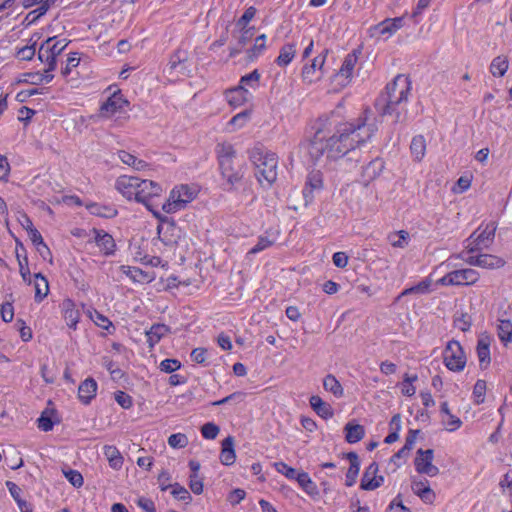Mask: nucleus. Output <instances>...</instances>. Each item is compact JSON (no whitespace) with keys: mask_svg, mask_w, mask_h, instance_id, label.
I'll use <instances>...</instances> for the list:
<instances>
[{"mask_svg":"<svg viewBox=\"0 0 512 512\" xmlns=\"http://www.w3.org/2000/svg\"><path fill=\"white\" fill-rule=\"evenodd\" d=\"M313 129V137L301 144L302 152L313 164L339 159L374 134V128L366 125V118L341 123L334 131L327 119H318Z\"/></svg>","mask_w":512,"mask_h":512,"instance_id":"obj_1","label":"nucleus"},{"mask_svg":"<svg viewBox=\"0 0 512 512\" xmlns=\"http://www.w3.org/2000/svg\"><path fill=\"white\" fill-rule=\"evenodd\" d=\"M250 160L255 167V176L264 188H269L277 179L278 157L275 153L255 146L249 153Z\"/></svg>","mask_w":512,"mask_h":512,"instance_id":"obj_2","label":"nucleus"},{"mask_svg":"<svg viewBox=\"0 0 512 512\" xmlns=\"http://www.w3.org/2000/svg\"><path fill=\"white\" fill-rule=\"evenodd\" d=\"M246 163L243 157L236 155L232 147H226V191H245Z\"/></svg>","mask_w":512,"mask_h":512,"instance_id":"obj_3","label":"nucleus"},{"mask_svg":"<svg viewBox=\"0 0 512 512\" xmlns=\"http://www.w3.org/2000/svg\"><path fill=\"white\" fill-rule=\"evenodd\" d=\"M197 192L196 187L187 184L174 187L168 199L162 205V210L167 214H172L184 209L188 203L195 199Z\"/></svg>","mask_w":512,"mask_h":512,"instance_id":"obj_4","label":"nucleus"},{"mask_svg":"<svg viewBox=\"0 0 512 512\" xmlns=\"http://www.w3.org/2000/svg\"><path fill=\"white\" fill-rule=\"evenodd\" d=\"M407 102L408 101L397 97H392V95L383 92L377 98L375 107L380 115L393 116L396 123L404 122L407 117Z\"/></svg>","mask_w":512,"mask_h":512,"instance_id":"obj_5","label":"nucleus"},{"mask_svg":"<svg viewBox=\"0 0 512 512\" xmlns=\"http://www.w3.org/2000/svg\"><path fill=\"white\" fill-rule=\"evenodd\" d=\"M497 224L489 222L485 226L476 229L465 241L464 247L467 253H474L489 248L495 238Z\"/></svg>","mask_w":512,"mask_h":512,"instance_id":"obj_6","label":"nucleus"},{"mask_svg":"<svg viewBox=\"0 0 512 512\" xmlns=\"http://www.w3.org/2000/svg\"><path fill=\"white\" fill-rule=\"evenodd\" d=\"M480 278L477 270L463 268L445 274L437 281L441 286H469L475 284Z\"/></svg>","mask_w":512,"mask_h":512,"instance_id":"obj_7","label":"nucleus"},{"mask_svg":"<svg viewBox=\"0 0 512 512\" xmlns=\"http://www.w3.org/2000/svg\"><path fill=\"white\" fill-rule=\"evenodd\" d=\"M443 360L445 366L451 371L460 372L464 369L466 356L458 341L451 340L447 343L443 352Z\"/></svg>","mask_w":512,"mask_h":512,"instance_id":"obj_8","label":"nucleus"},{"mask_svg":"<svg viewBox=\"0 0 512 512\" xmlns=\"http://www.w3.org/2000/svg\"><path fill=\"white\" fill-rule=\"evenodd\" d=\"M163 189L161 185L155 181L141 179L139 182L137 202L144 204L156 217H160L159 213L152 209L149 201L154 197H159Z\"/></svg>","mask_w":512,"mask_h":512,"instance_id":"obj_9","label":"nucleus"},{"mask_svg":"<svg viewBox=\"0 0 512 512\" xmlns=\"http://www.w3.org/2000/svg\"><path fill=\"white\" fill-rule=\"evenodd\" d=\"M403 26V18H387L370 27L369 35L376 39H388Z\"/></svg>","mask_w":512,"mask_h":512,"instance_id":"obj_10","label":"nucleus"},{"mask_svg":"<svg viewBox=\"0 0 512 512\" xmlns=\"http://www.w3.org/2000/svg\"><path fill=\"white\" fill-rule=\"evenodd\" d=\"M434 452L432 449H419L414 460L415 469L420 474L435 477L439 474V468L433 464Z\"/></svg>","mask_w":512,"mask_h":512,"instance_id":"obj_11","label":"nucleus"},{"mask_svg":"<svg viewBox=\"0 0 512 512\" xmlns=\"http://www.w3.org/2000/svg\"><path fill=\"white\" fill-rule=\"evenodd\" d=\"M128 101L124 99L120 92H114L108 99L102 103L99 109V117L109 119L118 113H122Z\"/></svg>","mask_w":512,"mask_h":512,"instance_id":"obj_12","label":"nucleus"},{"mask_svg":"<svg viewBox=\"0 0 512 512\" xmlns=\"http://www.w3.org/2000/svg\"><path fill=\"white\" fill-rule=\"evenodd\" d=\"M140 178L122 175L115 182L116 190L127 200H137Z\"/></svg>","mask_w":512,"mask_h":512,"instance_id":"obj_13","label":"nucleus"},{"mask_svg":"<svg viewBox=\"0 0 512 512\" xmlns=\"http://www.w3.org/2000/svg\"><path fill=\"white\" fill-rule=\"evenodd\" d=\"M411 91V82L409 78L403 74L397 75L390 83L386 85V93L408 101V96Z\"/></svg>","mask_w":512,"mask_h":512,"instance_id":"obj_14","label":"nucleus"},{"mask_svg":"<svg viewBox=\"0 0 512 512\" xmlns=\"http://www.w3.org/2000/svg\"><path fill=\"white\" fill-rule=\"evenodd\" d=\"M166 71L171 77L189 76L191 69H189L187 64V53L185 51H177L171 57Z\"/></svg>","mask_w":512,"mask_h":512,"instance_id":"obj_15","label":"nucleus"},{"mask_svg":"<svg viewBox=\"0 0 512 512\" xmlns=\"http://www.w3.org/2000/svg\"><path fill=\"white\" fill-rule=\"evenodd\" d=\"M357 59L355 53H349L344 58L341 68L334 76V80L337 81L341 87H345L351 81Z\"/></svg>","mask_w":512,"mask_h":512,"instance_id":"obj_16","label":"nucleus"},{"mask_svg":"<svg viewBox=\"0 0 512 512\" xmlns=\"http://www.w3.org/2000/svg\"><path fill=\"white\" fill-rule=\"evenodd\" d=\"M325 63V55H318L311 64L305 65L302 69V79L304 82L311 84L321 79L322 68Z\"/></svg>","mask_w":512,"mask_h":512,"instance_id":"obj_17","label":"nucleus"},{"mask_svg":"<svg viewBox=\"0 0 512 512\" xmlns=\"http://www.w3.org/2000/svg\"><path fill=\"white\" fill-rule=\"evenodd\" d=\"M378 465L377 463H371L365 470L361 479V488L364 490H375L380 487L383 482V476H377Z\"/></svg>","mask_w":512,"mask_h":512,"instance_id":"obj_18","label":"nucleus"},{"mask_svg":"<svg viewBox=\"0 0 512 512\" xmlns=\"http://www.w3.org/2000/svg\"><path fill=\"white\" fill-rule=\"evenodd\" d=\"M93 240L104 255H112L116 244L113 237L103 230L93 229Z\"/></svg>","mask_w":512,"mask_h":512,"instance_id":"obj_19","label":"nucleus"},{"mask_svg":"<svg viewBox=\"0 0 512 512\" xmlns=\"http://www.w3.org/2000/svg\"><path fill=\"white\" fill-rule=\"evenodd\" d=\"M63 318L69 328L76 329L80 320V312L71 299H65L61 303Z\"/></svg>","mask_w":512,"mask_h":512,"instance_id":"obj_20","label":"nucleus"},{"mask_svg":"<svg viewBox=\"0 0 512 512\" xmlns=\"http://www.w3.org/2000/svg\"><path fill=\"white\" fill-rule=\"evenodd\" d=\"M411 489L420 499L428 504L434 502L436 495L434 491L429 487L427 480H416L413 479L411 482Z\"/></svg>","mask_w":512,"mask_h":512,"instance_id":"obj_21","label":"nucleus"},{"mask_svg":"<svg viewBox=\"0 0 512 512\" xmlns=\"http://www.w3.org/2000/svg\"><path fill=\"white\" fill-rule=\"evenodd\" d=\"M490 345L491 337L489 335L483 334L478 338L476 352L481 367L486 368L491 362Z\"/></svg>","mask_w":512,"mask_h":512,"instance_id":"obj_22","label":"nucleus"},{"mask_svg":"<svg viewBox=\"0 0 512 512\" xmlns=\"http://www.w3.org/2000/svg\"><path fill=\"white\" fill-rule=\"evenodd\" d=\"M96 391V381L93 378H87L78 388V397L82 403L88 404L96 396Z\"/></svg>","mask_w":512,"mask_h":512,"instance_id":"obj_23","label":"nucleus"},{"mask_svg":"<svg viewBox=\"0 0 512 512\" xmlns=\"http://www.w3.org/2000/svg\"><path fill=\"white\" fill-rule=\"evenodd\" d=\"M248 89L244 88V86H237L226 90V101L232 107H238L244 104L248 99Z\"/></svg>","mask_w":512,"mask_h":512,"instance_id":"obj_24","label":"nucleus"},{"mask_svg":"<svg viewBox=\"0 0 512 512\" xmlns=\"http://www.w3.org/2000/svg\"><path fill=\"white\" fill-rule=\"evenodd\" d=\"M310 405L313 410L322 418H331L334 414L331 405L321 399L318 395H313L309 399Z\"/></svg>","mask_w":512,"mask_h":512,"instance_id":"obj_25","label":"nucleus"},{"mask_svg":"<svg viewBox=\"0 0 512 512\" xmlns=\"http://www.w3.org/2000/svg\"><path fill=\"white\" fill-rule=\"evenodd\" d=\"M55 0H24L23 6L25 8H31L37 6V8L29 13L28 16H33V20L44 15L50 8Z\"/></svg>","mask_w":512,"mask_h":512,"instance_id":"obj_26","label":"nucleus"},{"mask_svg":"<svg viewBox=\"0 0 512 512\" xmlns=\"http://www.w3.org/2000/svg\"><path fill=\"white\" fill-rule=\"evenodd\" d=\"M148 245V241H145L143 239H133L131 241L129 249L135 261H139L141 263L144 262L148 255Z\"/></svg>","mask_w":512,"mask_h":512,"instance_id":"obj_27","label":"nucleus"},{"mask_svg":"<svg viewBox=\"0 0 512 512\" xmlns=\"http://www.w3.org/2000/svg\"><path fill=\"white\" fill-rule=\"evenodd\" d=\"M103 453L112 469L119 470L122 467L123 457L116 446L105 445L103 447Z\"/></svg>","mask_w":512,"mask_h":512,"instance_id":"obj_28","label":"nucleus"},{"mask_svg":"<svg viewBox=\"0 0 512 512\" xmlns=\"http://www.w3.org/2000/svg\"><path fill=\"white\" fill-rule=\"evenodd\" d=\"M384 168L383 161L381 159H374L367 166L363 168L362 177L363 181L369 183L377 178Z\"/></svg>","mask_w":512,"mask_h":512,"instance_id":"obj_29","label":"nucleus"},{"mask_svg":"<svg viewBox=\"0 0 512 512\" xmlns=\"http://www.w3.org/2000/svg\"><path fill=\"white\" fill-rule=\"evenodd\" d=\"M506 264V261L497 255L492 254H480V260L478 262V267L484 268V269H500L504 267Z\"/></svg>","mask_w":512,"mask_h":512,"instance_id":"obj_30","label":"nucleus"},{"mask_svg":"<svg viewBox=\"0 0 512 512\" xmlns=\"http://www.w3.org/2000/svg\"><path fill=\"white\" fill-rule=\"evenodd\" d=\"M266 35L261 34L256 37L253 46L246 50V59L249 62H253L266 50Z\"/></svg>","mask_w":512,"mask_h":512,"instance_id":"obj_31","label":"nucleus"},{"mask_svg":"<svg viewBox=\"0 0 512 512\" xmlns=\"http://www.w3.org/2000/svg\"><path fill=\"white\" fill-rule=\"evenodd\" d=\"M159 234L162 235V241L166 245L178 244L182 231L174 224L168 225L163 231L159 229Z\"/></svg>","mask_w":512,"mask_h":512,"instance_id":"obj_32","label":"nucleus"},{"mask_svg":"<svg viewBox=\"0 0 512 512\" xmlns=\"http://www.w3.org/2000/svg\"><path fill=\"white\" fill-rule=\"evenodd\" d=\"M118 157L122 163L132 167L136 171H143L148 167V163L142 159H138L136 156L121 150L118 152Z\"/></svg>","mask_w":512,"mask_h":512,"instance_id":"obj_33","label":"nucleus"},{"mask_svg":"<svg viewBox=\"0 0 512 512\" xmlns=\"http://www.w3.org/2000/svg\"><path fill=\"white\" fill-rule=\"evenodd\" d=\"M345 439L348 443L359 442L365 435V430L362 425L353 424L348 422L345 427Z\"/></svg>","mask_w":512,"mask_h":512,"instance_id":"obj_34","label":"nucleus"},{"mask_svg":"<svg viewBox=\"0 0 512 512\" xmlns=\"http://www.w3.org/2000/svg\"><path fill=\"white\" fill-rule=\"evenodd\" d=\"M323 388L325 391L333 394L336 398H341L344 395V389L341 383L332 374H328L324 377Z\"/></svg>","mask_w":512,"mask_h":512,"instance_id":"obj_35","label":"nucleus"},{"mask_svg":"<svg viewBox=\"0 0 512 512\" xmlns=\"http://www.w3.org/2000/svg\"><path fill=\"white\" fill-rule=\"evenodd\" d=\"M35 301L41 302L49 293L48 280L40 273L34 276Z\"/></svg>","mask_w":512,"mask_h":512,"instance_id":"obj_36","label":"nucleus"},{"mask_svg":"<svg viewBox=\"0 0 512 512\" xmlns=\"http://www.w3.org/2000/svg\"><path fill=\"white\" fill-rule=\"evenodd\" d=\"M347 458L350 461V467L346 474V485L352 486L356 482V478L360 470V462L357 454L354 452H350L347 455Z\"/></svg>","mask_w":512,"mask_h":512,"instance_id":"obj_37","label":"nucleus"},{"mask_svg":"<svg viewBox=\"0 0 512 512\" xmlns=\"http://www.w3.org/2000/svg\"><path fill=\"white\" fill-rule=\"evenodd\" d=\"M169 332V328L164 324H155L146 332L147 341L150 347H154L162 337Z\"/></svg>","mask_w":512,"mask_h":512,"instance_id":"obj_38","label":"nucleus"},{"mask_svg":"<svg viewBox=\"0 0 512 512\" xmlns=\"http://www.w3.org/2000/svg\"><path fill=\"white\" fill-rule=\"evenodd\" d=\"M497 335L505 346L510 343L512 341V322L508 319H499Z\"/></svg>","mask_w":512,"mask_h":512,"instance_id":"obj_39","label":"nucleus"},{"mask_svg":"<svg viewBox=\"0 0 512 512\" xmlns=\"http://www.w3.org/2000/svg\"><path fill=\"white\" fill-rule=\"evenodd\" d=\"M509 67L508 57L500 55L495 57L490 65V72L495 77H502L505 75Z\"/></svg>","mask_w":512,"mask_h":512,"instance_id":"obj_40","label":"nucleus"},{"mask_svg":"<svg viewBox=\"0 0 512 512\" xmlns=\"http://www.w3.org/2000/svg\"><path fill=\"white\" fill-rule=\"evenodd\" d=\"M296 481L300 485V487L310 496L318 495L317 485L312 481L308 473L301 472L296 476Z\"/></svg>","mask_w":512,"mask_h":512,"instance_id":"obj_41","label":"nucleus"},{"mask_svg":"<svg viewBox=\"0 0 512 512\" xmlns=\"http://www.w3.org/2000/svg\"><path fill=\"white\" fill-rule=\"evenodd\" d=\"M412 156L416 161H421L426 153V141L422 135L415 136L410 145Z\"/></svg>","mask_w":512,"mask_h":512,"instance_id":"obj_42","label":"nucleus"},{"mask_svg":"<svg viewBox=\"0 0 512 512\" xmlns=\"http://www.w3.org/2000/svg\"><path fill=\"white\" fill-rule=\"evenodd\" d=\"M296 54V49L294 44H285L280 49L279 56L276 58V63L279 66H287L291 63L294 56Z\"/></svg>","mask_w":512,"mask_h":512,"instance_id":"obj_43","label":"nucleus"},{"mask_svg":"<svg viewBox=\"0 0 512 512\" xmlns=\"http://www.w3.org/2000/svg\"><path fill=\"white\" fill-rule=\"evenodd\" d=\"M55 37L48 38L41 44V47L48 50L50 55L59 56L67 46L66 40L55 41Z\"/></svg>","mask_w":512,"mask_h":512,"instance_id":"obj_44","label":"nucleus"},{"mask_svg":"<svg viewBox=\"0 0 512 512\" xmlns=\"http://www.w3.org/2000/svg\"><path fill=\"white\" fill-rule=\"evenodd\" d=\"M388 241L394 248H405L409 243V233L405 230L392 232L388 235Z\"/></svg>","mask_w":512,"mask_h":512,"instance_id":"obj_45","label":"nucleus"},{"mask_svg":"<svg viewBox=\"0 0 512 512\" xmlns=\"http://www.w3.org/2000/svg\"><path fill=\"white\" fill-rule=\"evenodd\" d=\"M38 59L45 64L46 68L44 69L45 72L52 73L53 70H55L57 66V56L50 55L48 50H45L40 46L38 51Z\"/></svg>","mask_w":512,"mask_h":512,"instance_id":"obj_46","label":"nucleus"},{"mask_svg":"<svg viewBox=\"0 0 512 512\" xmlns=\"http://www.w3.org/2000/svg\"><path fill=\"white\" fill-rule=\"evenodd\" d=\"M430 287L431 280L426 278L417 285L403 290L402 293L399 295V298L410 294H427L430 292Z\"/></svg>","mask_w":512,"mask_h":512,"instance_id":"obj_47","label":"nucleus"},{"mask_svg":"<svg viewBox=\"0 0 512 512\" xmlns=\"http://www.w3.org/2000/svg\"><path fill=\"white\" fill-rule=\"evenodd\" d=\"M26 81L30 82L31 84H34V85H40V84H44V83H50L53 78H54V75L52 73H49V72H33V73H27L26 74Z\"/></svg>","mask_w":512,"mask_h":512,"instance_id":"obj_48","label":"nucleus"},{"mask_svg":"<svg viewBox=\"0 0 512 512\" xmlns=\"http://www.w3.org/2000/svg\"><path fill=\"white\" fill-rule=\"evenodd\" d=\"M89 210L92 214L104 218H112L117 215V210L111 206L92 204L89 206Z\"/></svg>","mask_w":512,"mask_h":512,"instance_id":"obj_49","label":"nucleus"},{"mask_svg":"<svg viewBox=\"0 0 512 512\" xmlns=\"http://www.w3.org/2000/svg\"><path fill=\"white\" fill-rule=\"evenodd\" d=\"M90 319L99 327L104 330H109L112 327V322L103 314L96 310L88 311Z\"/></svg>","mask_w":512,"mask_h":512,"instance_id":"obj_50","label":"nucleus"},{"mask_svg":"<svg viewBox=\"0 0 512 512\" xmlns=\"http://www.w3.org/2000/svg\"><path fill=\"white\" fill-rule=\"evenodd\" d=\"M79 63H80V57H79L78 53H76V52L70 53L66 60L65 66L61 69V74L64 77H67L72 72V70L79 65Z\"/></svg>","mask_w":512,"mask_h":512,"instance_id":"obj_51","label":"nucleus"},{"mask_svg":"<svg viewBox=\"0 0 512 512\" xmlns=\"http://www.w3.org/2000/svg\"><path fill=\"white\" fill-rule=\"evenodd\" d=\"M16 257H17L18 264H19V272H20V275H21L23 281L30 284L31 279H30V270L28 267L27 257L24 256L23 258H21L18 251L16 252Z\"/></svg>","mask_w":512,"mask_h":512,"instance_id":"obj_52","label":"nucleus"},{"mask_svg":"<svg viewBox=\"0 0 512 512\" xmlns=\"http://www.w3.org/2000/svg\"><path fill=\"white\" fill-rule=\"evenodd\" d=\"M276 241V237L269 238L268 236H260L256 245L249 251L250 254H256L272 246Z\"/></svg>","mask_w":512,"mask_h":512,"instance_id":"obj_53","label":"nucleus"},{"mask_svg":"<svg viewBox=\"0 0 512 512\" xmlns=\"http://www.w3.org/2000/svg\"><path fill=\"white\" fill-rule=\"evenodd\" d=\"M63 474L66 477V479L76 488L81 487L84 483L83 476L77 470H73V469L63 470Z\"/></svg>","mask_w":512,"mask_h":512,"instance_id":"obj_54","label":"nucleus"},{"mask_svg":"<svg viewBox=\"0 0 512 512\" xmlns=\"http://www.w3.org/2000/svg\"><path fill=\"white\" fill-rule=\"evenodd\" d=\"M259 79H260L259 72L257 70H254L253 72L242 76L238 86H244V88H247V87L255 88L259 82Z\"/></svg>","mask_w":512,"mask_h":512,"instance_id":"obj_55","label":"nucleus"},{"mask_svg":"<svg viewBox=\"0 0 512 512\" xmlns=\"http://www.w3.org/2000/svg\"><path fill=\"white\" fill-rule=\"evenodd\" d=\"M249 118L250 114L247 110H245L232 117L228 125L232 127L233 130H236L243 127L248 122Z\"/></svg>","mask_w":512,"mask_h":512,"instance_id":"obj_56","label":"nucleus"},{"mask_svg":"<svg viewBox=\"0 0 512 512\" xmlns=\"http://www.w3.org/2000/svg\"><path fill=\"white\" fill-rule=\"evenodd\" d=\"M418 379L417 375L409 376L405 375L404 380L402 382L401 392L406 396H413L416 392V388L412 385Z\"/></svg>","mask_w":512,"mask_h":512,"instance_id":"obj_57","label":"nucleus"},{"mask_svg":"<svg viewBox=\"0 0 512 512\" xmlns=\"http://www.w3.org/2000/svg\"><path fill=\"white\" fill-rule=\"evenodd\" d=\"M255 14L256 9L254 7L247 8L244 14L237 21L236 28L238 30H244V28H247L248 23L254 18Z\"/></svg>","mask_w":512,"mask_h":512,"instance_id":"obj_58","label":"nucleus"},{"mask_svg":"<svg viewBox=\"0 0 512 512\" xmlns=\"http://www.w3.org/2000/svg\"><path fill=\"white\" fill-rule=\"evenodd\" d=\"M168 444L172 448H184L188 444V438L182 433L172 434L168 438Z\"/></svg>","mask_w":512,"mask_h":512,"instance_id":"obj_59","label":"nucleus"},{"mask_svg":"<svg viewBox=\"0 0 512 512\" xmlns=\"http://www.w3.org/2000/svg\"><path fill=\"white\" fill-rule=\"evenodd\" d=\"M442 422L446 426V429L451 432L459 429L462 425V421L452 413L446 417H442Z\"/></svg>","mask_w":512,"mask_h":512,"instance_id":"obj_60","label":"nucleus"},{"mask_svg":"<svg viewBox=\"0 0 512 512\" xmlns=\"http://www.w3.org/2000/svg\"><path fill=\"white\" fill-rule=\"evenodd\" d=\"M220 432V428L213 423H206L201 428L202 436L206 439H215Z\"/></svg>","mask_w":512,"mask_h":512,"instance_id":"obj_61","label":"nucleus"},{"mask_svg":"<svg viewBox=\"0 0 512 512\" xmlns=\"http://www.w3.org/2000/svg\"><path fill=\"white\" fill-rule=\"evenodd\" d=\"M274 467L277 470V472L285 475L289 479H296V470L292 467H289L287 464L283 462H276L274 463Z\"/></svg>","mask_w":512,"mask_h":512,"instance_id":"obj_62","label":"nucleus"},{"mask_svg":"<svg viewBox=\"0 0 512 512\" xmlns=\"http://www.w3.org/2000/svg\"><path fill=\"white\" fill-rule=\"evenodd\" d=\"M239 36L237 37L238 45L241 48H244L247 43L252 39L254 36L253 28H244V30H238Z\"/></svg>","mask_w":512,"mask_h":512,"instance_id":"obj_63","label":"nucleus"},{"mask_svg":"<svg viewBox=\"0 0 512 512\" xmlns=\"http://www.w3.org/2000/svg\"><path fill=\"white\" fill-rule=\"evenodd\" d=\"M181 364L177 359H165L160 363V369L166 373H172L180 368Z\"/></svg>","mask_w":512,"mask_h":512,"instance_id":"obj_64","label":"nucleus"}]
</instances>
